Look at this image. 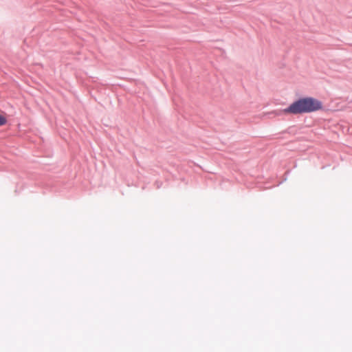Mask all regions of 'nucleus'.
Returning <instances> with one entry per match:
<instances>
[{
  "label": "nucleus",
  "mask_w": 352,
  "mask_h": 352,
  "mask_svg": "<svg viewBox=\"0 0 352 352\" xmlns=\"http://www.w3.org/2000/svg\"><path fill=\"white\" fill-rule=\"evenodd\" d=\"M322 109V103L321 101L312 97H305L292 102L287 109L283 110V112L297 115L315 112Z\"/></svg>",
  "instance_id": "obj_1"
},
{
  "label": "nucleus",
  "mask_w": 352,
  "mask_h": 352,
  "mask_svg": "<svg viewBox=\"0 0 352 352\" xmlns=\"http://www.w3.org/2000/svg\"><path fill=\"white\" fill-rule=\"evenodd\" d=\"M7 120L5 117L0 115V126H3L6 123Z\"/></svg>",
  "instance_id": "obj_2"
}]
</instances>
